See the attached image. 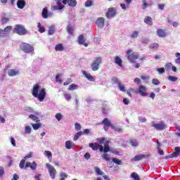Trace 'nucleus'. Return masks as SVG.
Returning a JSON list of instances; mask_svg holds the SVG:
<instances>
[{
    "mask_svg": "<svg viewBox=\"0 0 180 180\" xmlns=\"http://www.w3.org/2000/svg\"><path fill=\"white\" fill-rule=\"evenodd\" d=\"M39 89H40V85H34L32 95L33 96H34V98H37L39 102H43L44 101V98H46V89H41L39 91Z\"/></svg>",
    "mask_w": 180,
    "mask_h": 180,
    "instance_id": "f257e3e1",
    "label": "nucleus"
},
{
    "mask_svg": "<svg viewBox=\"0 0 180 180\" xmlns=\"http://www.w3.org/2000/svg\"><path fill=\"white\" fill-rule=\"evenodd\" d=\"M26 162V160L25 159H22L19 165L20 168H21V169H22V168H31V169L32 170H35L36 168H37V163L36 162H33L32 163L30 162H27L25 166V164Z\"/></svg>",
    "mask_w": 180,
    "mask_h": 180,
    "instance_id": "f03ea898",
    "label": "nucleus"
},
{
    "mask_svg": "<svg viewBox=\"0 0 180 180\" xmlns=\"http://www.w3.org/2000/svg\"><path fill=\"white\" fill-rule=\"evenodd\" d=\"M13 32L20 36H23L27 34V30H26L25 27L20 25H16L13 29Z\"/></svg>",
    "mask_w": 180,
    "mask_h": 180,
    "instance_id": "7ed1b4c3",
    "label": "nucleus"
},
{
    "mask_svg": "<svg viewBox=\"0 0 180 180\" xmlns=\"http://www.w3.org/2000/svg\"><path fill=\"white\" fill-rule=\"evenodd\" d=\"M127 56L128 60L131 63H134L135 60H137L139 58V53L136 52H133V50L129 49L127 52Z\"/></svg>",
    "mask_w": 180,
    "mask_h": 180,
    "instance_id": "20e7f679",
    "label": "nucleus"
},
{
    "mask_svg": "<svg viewBox=\"0 0 180 180\" xmlns=\"http://www.w3.org/2000/svg\"><path fill=\"white\" fill-rule=\"evenodd\" d=\"M46 167L49 172L51 179H56V175H57V170H56V168H54L53 165H50L49 163L46 164Z\"/></svg>",
    "mask_w": 180,
    "mask_h": 180,
    "instance_id": "39448f33",
    "label": "nucleus"
},
{
    "mask_svg": "<svg viewBox=\"0 0 180 180\" xmlns=\"http://www.w3.org/2000/svg\"><path fill=\"white\" fill-rule=\"evenodd\" d=\"M20 49H21L25 53H32V51H34V48H33L30 44L26 43L22 44Z\"/></svg>",
    "mask_w": 180,
    "mask_h": 180,
    "instance_id": "423d86ee",
    "label": "nucleus"
},
{
    "mask_svg": "<svg viewBox=\"0 0 180 180\" xmlns=\"http://www.w3.org/2000/svg\"><path fill=\"white\" fill-rule=\"evenodd\" d=\"M101 63H102V58L101 57H98L94 60L91 65L93 71H98V70H99Z\"/></svg>",
    "mask_w": 180,
    "mask_h": 180,
    "instance_id": "0eeeda50",
    "label": "nucleus"
},
{
    "mask_svg": "<svg viewBox=\"0 0 180 180\" xmlns=\"http://www.w3.org/2000/svg\"><path fill=\"white\" fill-rule=\"evenodd\" d=\"M152 127H154L156 130H164V129L167 128V124L164 122H152Z\"/></svg>",
    "mask_w": 180,
    "mask_h": 180,
    "instance_id": "6e6552de",
    "label": "nucleus"
},
{
    "mask_svg": "<svg viewBox=\"0 0 180 180\" xmlns=\"http://www.w3.org/2000/svg\"><path fill=\"white\" fill-rule=\"evenodd\" d=\"M89 146L91 148H92V150H98V148H99L101 153H102V151H103V146L99 145L96 143H90L89 144Z\"/></svg>",
    "mask_w": 180,
    "mask_h": 180,
    "instance_id": "1a4fd4ad",
    "label": "nucleus"
},
{
    "mask_svg": "<svg viewBox=\"0 0 180 180\" xmlns=\"http://www.w3.org/2000/svg\"><path fill=\"white\" fill-rule=\"evenodd\" d=\"M102 124H104V130H105V131H108L109 127H112V126L113 125L110 122V120H109V119L108 118H104Z\"/></svg>",
    "mask_w": 180,
    "mask_h": 180,
    "instance_id": "9d476101",
    "label": "nucleus"
},
{
    "mask_svg": "<svg viewBox=\"0 0 180 180\" xmlns=\"http://www.w3.org/2000/svg\"><path fill=\"white\" fill-rule=\"evenodd\" d=\"M56 2L58 6H59V10L64 9V5H67V0H56Z\"/></svg>",
    "mask_w": 180,
    "mask_h": 180,
    "instance_id": "9b49d317",
    "label": "nucleus"
},
{
    "mask_svg": "<svg viewBox=\"0 0 180 180\" xmlns=\"http://www.w3.org/2000/svg\"><path fill=\"white\" fill-rule=\"evenodd\" d=\"M96 25H97L98 27H103L105 26V18H98L96 22Z\"/></svg>",
    "mask_w": 180,
    "mask_h": 180,
    "instance_id": "f8f14e48",
    "label": "nucleus"
},
{
    "mask_svg": "<svg viewBox=\"0 0 180 180\" xmlns=\"http://www.w3.org/2000/svg\"><path fill=\"white\" fill-rule=\"evenodd\" d=\"M147 90L146 89V86L141 85L139 90V94L141 95V96H147Z\"/></svg>",
    "mask_w": 180,
    "mask_h": 180,
    "instance_id": "ddd939ff",
    "label": "nucleus"
},
{
    "mask_svg": "<svg viewBox=\"0 0 180 180\" xmlns=\"http://www.w3.org/2000/svg\"><path fill=\"white\" fill-rule=\"evenodd\" d=\"M116 15V10L112 8L108 9V12L106 13L107 18H113Z\"/></svg>",
    "mask_w": 180,
    "mask_h": 180,
    "instance_id": "4468645a",
    "label": "nucleus"
},
{
    "mask_svg": "<svg viewBox=\"0 0 180 180\" xmlns=\"http://www.w3.org/2000/svg\"><path fill=\"white\" fill-rule=\"evenodd\" d=\"M83 75L89 81H91V82H95V77H94L91 74L86 72V71H83Z\"/></svg>",
    "mask_w": 180,
    "mask_h": 180,
    "instance_id": "2eb2a0df",
    "label": "nucleus"
},
{
    "mask_svg": "<svg viewBox=\"0 0 180 180\" xmlns=\"http://www.w3.org/2000/svg\"><path fill=\"white\" fill-rule=\"evenodd\" d=\"M52 13H49V10L47 8H44L42 11V17L44 19H47L49 16H51Z\"/></svg>",
    "mask_w": 180,
    "mask_h": 180,
    "instance_id": "dca6fc26",
    "label": "nucleus"
},
{
    "mask_svg": "<svg viewBox=\"0 0 180 180\" xmlns=\"http://www.w3.org/2000/svg\"><path fill=\"white\" fill-rule=\"evenodd\" d=\"M157 34L159 37H165L167 36L165 30L162 29H158L157 30Z\"/></svg>",
    "mask_w": 180,
    "mask_h": 180,
    "instance_id": "f3484780",
    "label": "nucleus"
},
{
    "mask_svg": "<svg viewBox=\"0 0 180 180\" xmlns=\"http://www.w3.org/2000/svg\"><path fill=\"white\" fill-rule=\"evenodd\" d=\"M26 6V2L24 0H18L17 2V6L19 9H23Z\"/></svg>",
    "mask_w": 180,
    "mask_h": 180,
    "instance_id": "a211bd4d",
    "label": "nucleus"
},
{
    "mask_svg": "<svg viewBox=\"0 0 180 180\" xmlns=\"http://www.w3.org/2000/svg\"><path fill=\"white\" fill-rule=\"evenodd\" d=\"M73 147H75V144L71 141H67L65 142V148L71 150Z\"/></svg>",
    "mask_w": 180,
    "mask_h": 180,
    "instance_id": "6ab92c4d",
    "label": "nucleus"
},
{
    "mask_svg": "<svg viewBox=\"0 0 180 180\" xmlns=\"http://www.w3.org/2000/svg\"><path fill=\"white\" fill-rule=\"evenodd\" d=\"M143 158H146V155H138L135 157H134L131 161H141V160H143Z\"/></svg>",
    "mask_w": 180,
    "mask_h": 180,
    "instance_id": "aec40b11",
    "label": "nucleus"
},
{
    "mask_svg": "<svg viewBox=\"0 0 180 180\" xmlns=\"http://www.w3.org/2000/svg\"><path fill=\"white\" fill-rule=\"evenodd\" d=\"M19 74V70H15L13 69L9 70L8 71V75L9 77H14V75H18Z\"/></svg>",
    "mask_w": 180,
    "mask_h": 180,
    "instance_id": "412c9836",
    "label": "nucleus"
},
{
    "mask_svg": "<svg viewBox=\"0 0 180 180\" xmlns=\"http://www.w3.org/2000/svg\"><path fill=\"white\" fill-rule=\"evenodd\" d=\"M144 22H145V23H146V25H149L150 26H153V18H151V17L146 16L144 19Z\"/></svg>",
    "mask_w": 180,
    "mask_h": 180,
    "instance_id": "4be33fe9",
    "label": "nucleus"
},
{
    "mask_svg": "<svg viewBox=\"0 0 180 180\" xmlns=\"http://www.w3.org/2000/svg\"><path fill=\"white\" fill-rule=\"evenodd\" d=\"M110 150V148L109 147V141H105L104 143V148H103V151L104 153H108Z\"/></svg>",
    "mask_w": 180,
    "mask_h": 180,
    "instance_id": "5701e85b",
    "label": "nucleus"
},
{
    "mask_svg": "<svg viewBox=\"0 0 180 180\" xmlns=\"http://www.w3.org/2000/svg\"><path fill=\"white\" fill-rule=\"evenodd\" d=\"M55 50L56 51H63L64 50V46L63 44H58L56 46Z\"/></svg>",
    "mask_w": 180,
    "mask_h": 180,
    "instance_id": "b1692460",
    "label": "nucleus"
},
{
    "mask_svg": "<svg viewBox=\"0 0 180 180\" xmlns=\"http://www.w3.org/2000/svg\"><path fill=\"white\" fill-rule=\"evenodd\" d=\"M86 41L85 38L84 37V34H81L78 37V43L79 44H84V42Z\"/></svg>",
    "mask_w": 180,
    "mask_h": 180,
    "instance_id": "393cba45",
    "label": "nucleus"
},
{
    "mask_svg": "<svg viewBox=\"0 0 180 180\" xmlns=\"http://www.w3.org/2000/svg\"><path fill=\"white\" fill-rule=\"evenodd\" d=\"M94 170L97 175H105V173H103V172H102V170H101V169L98 167H95Z\"/></svg>",
    "mask_w": 180,
    "mask_h": 180,
    "instance_id": "a878e982",
    "label": "nucleus"
},
{
    "mask_svg": "<svg viewBox=\"0 0 180 180\" xmlns=\"http://www.w3.org/2000/svg\"><path fill=\"white\" fill-rule=\"evenodd\" d=\"M67 4H68L69 6H75L77 5V0H67Z\"/></svg>",
    "mask_w": 180,
    "mask_h": 180,
    "instance_id": "bb28decb",
    "label": "nucleus"
},
{
    "mask_svg": "<svg viewBox=\"0 0 180 180\" xmlns=\"http://www.w3.org/2000/svg\"><path fill=\"white\" fill-rule=\"evenodd\" d=\"M115 63L117 64L119 67H122V59L119 56L115 58Z\"/></svg>",
    "mask_w": 180,
    "mask_h": 180,
    "instance_id": "cd10ccee",
    "label": "nucleus"
},
{
    "mask_svg": "<svg viewBox=\"0 0 180 180\" xmlns=\"http://www.w3.org/2000/svg\"><path fill=\"white\" fill-rule=\"evenodd\" d=\"M118 88L120 91H122V92H126V88L124 87V84H122V82H118Z\"/></svg>",
    "mask_w": 180,
    "mask_h": 180,
    "instance_id": "c85d7f7f",
    "label": "nucleus"
},
{
    "mask_svg": "<svg viewBox=\"0 0 180 180\" xmlns=\"http://www.w3.org/2000/svg\"><path fill=\"white\" fill-rule=\"evenodd\" d=\"M69 91H74L75 89H78V85L75 84H70L68 87Z\"/></svg>",
    "mask_w": 180,
    "mask_h": 180,
    "instance_id": "c756f323",
    "label": "nucleus"
},
{
    "mask_svg": "<svg viewBox=\"0 0 180 180\" xmlns=\"http://www.w3.org/2000/svg\"><path fill=\"white\" fill-rule=\"evenodd\" d=\"M130 144H131L133 147H137V146H139V142H138L137 140H136V139H131V140H130Z\"/></svg>",
    "mask_w": 180,
    "mask_h": 180,
    "instance_id": "7c9ffc66",
    "label": "nucleus"
},
{
    "mask_svg": "<svg viewBox=\"0 0 180 180\" xmlns=\"http://www.w3.org/2000/svg\"><path fill=\"white\" fill-rule=\"evenodd\" d=\"M38 28L40 33H44V32H46V29L44 28V27L41 26V24H40V22L38 23Z\"/></svg>",
    "mask_w": 180,
    "mask_h": 180,
    "instance_id": "2f4dec72",
    "label": "nucleus"
},
{
    "mask_svg": "<svg viewBox=\"0 0 180 180\" xmlns=\"http://www.w3.org/2000/svg\"><path fill=\"white\" fill-rule=\"evenodd\" d=\"M131 178H133L134 180H140V177L139 176V174L136 172H132L131 174Z\"/></svg>",
    "mask_w": 180,
    "mask_h": 180,
    "instance_id": "473e14b6",
    "label": "nucleus"
},
{
    "mask_svg": "<svg viewBox=\"0 0 180 180\" xmlns=\"http://www.w3.org/2000/svg\"><path fill=\"white\" fill-rule=\"evenodd\" d=\"M32 126L34 130H38V129H40V127H41V124L40 123L32 124Z\"/></svg>",
    "mask_w": 180,
    "mask_h": 180,
    "instance_id": "72a5a7b5",
    "label": "nucleus"
},
{
    "mask_svg": "<svg viewBox=\"0 0 180 180\" xmlns=\"http://www.w3.org/2000/svg\"><path fill=\"white\" fill-rule=\"evenodd\" d=\"M111 129H112L115 131H118V132H120L123 130V129H122V128H120L117 126H115V125H111Z\"/></svg>",
    "mask_w": 180,
    "mask_h": 180,
    "instance_id": "f704fd0d",
    "label": "nucleus"
},
{
    "mask_svg": "<svg viewBox=\"0 0 180 180\" xmlns=\"http://www.w3.org/2000/svg\"><path fill=\"white\" fill-rule=\"evenodd\" d=\"M44 155L48 157V158L50 160V158H53V154L49 150H45Z\"/></svg>",
    "mask_w": 180,
    "mask_h": 180,
    "instance_id": "c9c22d12",
    "label": "nucleus"
},
{
    "mask_svg": "<svg viewBox=\"0 0 180 180\" xmlns=\"http://www.w3.org/2000/svg\"><path fill=\"white\" fill-rule=\"evenodd\" d=\"M67 30L69 34H72V32L74 31V29H72V26L71 25H68Z\"/></svg>",
    "mask_w": 180,
    "mask_h": 180,
    "instance_id": "e433bc0d",
    "label": "nucleus"
},
{
    "mask_svg": "<svg viewBox=\"0 0 180 180\" xmlns=\"http://www.w3.org/2000/svg\"><path fill=\"white\" fill-rule=\"evenodd\" d=\"M29 117L33 120L34 122H39V117L34 115H30Z\"/></svg>",
    "mask_w": 180,
    "mask_h": 180,
    "instance_id": "4c0bfd02",
    "label": "nucleus"
},
{
    "mask_svg": "<svg viewBox=\"0 0 180 180\" xmlns=\"http://www.w3.org/2000/svg\"><path fill=\"white\" fill-rule=\"evenodd\" d=\"M103 160H105V161H110V155L105 153L103 155Z\"/></svg>",
    "mask_w": 180,
    "mask_h": 180,
    "instance_id": "58836bf2",
    "label": "nucleus"
},
{
    "mask_svg": "<svg viewBox=\"0 0 180 180\" xmlns=\"http://www.w3.org/2000/svg\"><path fill=\"white\" fill-rule=\"evenodd\" d=\"M112 162H114L115 164H117V165H122V160L117 158H112Z\"/></svg>",
    "mask_w": 180,
    "mask_h": 180,
    "instance_id": "ea45409f",
    "label": "nucleus"
},
{
    "mask_svg": "<svg viewBox=\"0 0 180 180\" xmlns=\"http://www.w3.org/2000/svg\"><path fill=\"white\" fill-rule=\"evenodd\" d=\"M168 80L172 81V82H175L178 81V77L174 76H169Z\"/></svg>",
    "mask_w": 180,
    "mask_h": 180,
    "instance_id": "a19ab883",
    "label": "nucleus"
},
{
    "mask_svg": "<svg viewBox=\"0 0 180 180\" xmlns=\"http://www.w3.org/2000/svg\"><path fill=\"white\" fill-rule=\"evenodd\" d=\"M63 95L66 101H71V94L68 93H64Z\"/></svg>",
    "mask_w": 180,
    "mask_h": 180,
    "instance_id": "79ce46f5",
    "label": "nucleus"
},
{
    "mask_svg": "<svg viewBox=\"0 0 180 180\" xmlns=\"http://www.w3.org/2000/svg\"><path fill=\"white\" fill-rule=\"evenodd\" d=\"M139 36V32L138 31H134L132 34H131V37L132 39H136V37H138Z\"/></svg>",
    "mask_w": 180,
    "mask_h": 180,
    "instance_id": "37998d69",
    "label": "nucleus"
},
{
    "mask_svg": "<svg viewBox=\"0 0 180 180\" xmlns=\"http://www.w3.org/2000/svg\"><path fill=\"white\" fill-rule=\"evenodd\" d=\"M60 77H61V75H57L56 77V82H58V84H63V80L60 79Z\"/></svg>",
    "mask_w": 180,
    "mask_h": 180,
    "instance_id": "c03bdc74",
    "label": "nucleus"
},
{
    "mask_svg": "<svg viewBox=\"0 0 180 180\" xmlns=\"http://www.w3.org/2000/svg\"><path fill=\"white\" fill-rule=\"evenodd\" d=\"M160 47V45L158 44H152L150 45V49H153V50H157Z\"/></svg>",
    "mask_w": 180,
    "mask_h": 180,
    "instance_id": "a18cd8bd",
    "label": "nucleus"
},
{
    "mask_svg": "<svg viewBox=\"0 0 180 180\" xmlns=\"http://www.w3.org/2000/svg\"><path fill=\"white\" fill-rule=\"evenodd\" d=\"M158 153H159L160 155H164V150L160 149V144L159 142H158Z\"/></svg>",
    "mask_w": 180,
    "mask_h": 180,
    "instance_id": "49530a36",
    "label": "nucleus"
},
{
    "mask_svg": "<svg viewBox=\"0 0 180 180\" xmlns=\"http://www.w3.org/2000/svg\"><path fill=\"white\" fill-rule=\"evenodd\" d=\"M56 119L60 122V120L63 119V115H61V113H57L56 115Z\"/></svg>",
    "mask_w": 180,
    "mask_h": 180,
    "instance_id": "de8ad7c7",
    "label": "nucleus"
},
{
    "mask_svg": "<svg viewBox=\"0 0 180 180\" xmlns=\"http://www.w3.org/2000/svg\"><path fill=\"white\" fill-rule=\"evenodd\" d=\"M12 30V26H7L4 28L5 33H9Z\"/></svg>",
    "mask_w": 180,
    "mask_h": 180,
    "instance_id": "09e8293b",
    "label": "nucleus"
},
{
    "mask_svg": "<svg viewBox=\"0 0 180 180\" xmlns=\"http://www.w3.org/2000/svg\"><path fill=\"white\" fill-rule=\"evenodd\" d=\"M152 84H153V85H160V80L158 79H153L152 80Z\"/></svg>",
    "mask_w": 180,
    "mask_h": 180,
    "instance_id": "8fccbe9b",
    "label": "nucleus"
},
{
    "mask_svg": "<svg viewBox=\"0 0 180 180\" xmlns=\"http://www.w3.org/2000/svg\"><path fill=\"white\" fill-rule=\"evenodd\" d=\"M112 81L114 84H119V82H120V81H119V79H117V77H112Z\"/></svg>",
    "mask_w": 180,
    "mask_h": 180,
    "instance_id": "3c124183",
    "label": "nucleus"
},
{
    "mask_svg": "<svg viewBox=\"0 0 180 180\" xmlns=\"http://www.w3.org/2000/svg\"><path fill=\"white\" fill-rule=\"evenodd\" d=\"M11 143L13 147H16V141L15 140V138L11 137Z\"/></svg>",
    "mask_w": 180,
    "mask_h": 180,
    "instance_id": "603ef678",
    "label": "nucleus"
},
{
    "mask_svg": "<svg viewBox=\"0 0 180 180\" xmlns=\"http://www.w3.org/2000/svg\"><path fill=\"white\" fill-rule=\"evenodd\" d=\"M71 82H72V79H71V78H69L67 79V81L63 83V85H65V86L70 85V84H71Z\"/></svg>",
    "mask_w": 180,
    "mask_h": 180,
    "instance_id": "864d4df0",
    "label": "nucleus"
},
{
    "mask_svg": "<svg viewBox=\"0 0 180 180\" xmlns=\"http://www.w3.org/2000/svg\"><path fill=\"white\" fill-rule=\"evenodd\" d=\"M30 131H32V128L29 126L25 127V133L30 134Z\"/></svg>",
    "mask_w": 180,
    "mask_h": 180,
    "instance_id": "5fc2aeb1",
    "label": "nucleus"
},
{
    "mask_svg": "<svg viewBox=\"0 0 180 180\" xmlns=\"http://www.w3.org/2000/svg\"><path fill=\"white\" fill-rule=\"evenodd\" d=\"M171 67H172V63H171L166 64V65L165 66V70H171Z\"/></svg>",
    "mask_w": 180,
    "mask_h": 180,
    "instance_id": "6e6d98bb",
    "label": "nucleus"
},
{
    "mask_svg": "<svg viewBox=\"0 0 180 180\" xmlns=\"http://www.w3.org/2000/svg\"><path fill=\"white\" fill-rule=\"evenodd\" d=\"M157 71H158V72H160V74H162V73L165 72V69L164 68H158Z\"/></svg>",
    "mask_w": 180,
    "mask_h": 180,
    "instance_id": "4d7b16f0",
    "label": "nucleus"
},
{
    "mask_svg": "<svg viewBox=\"0 0 180 180\" xmlns=\"http://www.w3.org/2000/svg\"><path fill=\"white\" fill-rule=\"evenodd\" d=\"M92 5V1L91 0H87L85 2V6H91Z\"/></svg>",
    "mask_w": 180,
    "mask_h": 180,
    "instance_id": "13d9d810",
    "label": "nucleus"
},
{
    "mask_svg": "<svg viewBox=\"0 0 180 180\" xmlns=\"http://www.w3.org/2000/svg\"><path fill=\"white\" fill-rule=\"evenodd\" d=\"M98 141L99 142V144H103V143H105V138H101V139H97Z\"/></svg>",
    "mask_w": 180,
    "mask_h": 180,
    "instance_id": "bf43d9fd",
    "label": "nucleus"
},
{
    "mask_svg": "<svg viewBox=\"0 0 180 180\" xmlns=\"http://www.w3.org/2000/svg\"><path fill=\"white\" fill-rule=\"evenodd\" d=\"M2 23L5 24V23H8V22H9V18H3L1 20Z\"/></svg>",
    "mask_w": 180,
    "mask_h": 180,
    "instance_id": "052dcab7",
    "label": "nucleus"
},
{
    "mask_svg": "<svg viewBox=\"0 0 180 180\" xmlns=\"http://www.w3.org/2000/svg\"><path fill=\"white\" fill-rule=\"evenodd\" d=\"M49 34H54V27H50L49 30Z\"/></svg>",
    "mask_w": 180,
    "mask_h": 180,
    "instance_id": "680f3d73",
    "label": "nucleus"
},
{
    "mask_svg": "<svg viewBox=\"0 0 180 180\" xmlns=\"http://www.w3.org/2000/svg\"><path fill=\"white\" fill-rule=\"evenodd\" d=\"M75 126L76 130H81V124H79V123H75Z\"/></svg>",
    "mask_w": 180,
    "mask_h": 180,
    "instance_id": "e2e57ef3",
    "label": "nucleus"
},
{
    "mask_svg": "<svg viewBox=\"0 0 180 180\" xmlns=\"http://www.w3.org/2000/svg\"><path fill=\"white\" fill-rule=\"evenodd\" d=\"M178 155H179V152L176 151V152L172 153L171 158H173L174 157H178Z\"/></svg>",
    "mask_w": 180,
    "mask_h": 180,
    "instance_id": "0e129e2a",
    "label": "nucleus"
},
{
    "mask_svg": "<svg viewBox=\"0 0 180 180\" xmlns=\"http://www.w3.org/2000/svg\"><path fill=\"white\" fill-rule=\"evenodd\" d=\"M143 9H146V8H147V6H148V4H147V2L146 1V0H143Z\"/></svg>",
    "mask_w": 180,
    "mask_h": 180,
    "instance_id": "69168bd1",
    "label": "nucleus"
},
{
    "mask_svg": "<svg viewBox=\"0 0 180 180\" xmlns=\"http://www.w3.org/2000/svg\"><path fill=\"white\" fill-rule=\"evenodd\" d=\"M123 103H124V105H129V101L127 98H124Z\"/></svg>",
    "mask_w": 180,
    "mask_h": 180,
    "instance_id": "338daca9",
    "label": "nucleus"
},
{
    "mask_svg": "<svg viewBox=\"0 0 180 180\" xmlns=\"http://www.w3.org/2000/svg\"><path fill=\"white\" fill-rule=\"evenodd\" d=\"M18 179H19V176H18V174H15L13 175L12 180H18Z\"/></svg>",
    "mask_w": 180,
    "mask_h": 180,
    "instance_id": "774afa93",
    "label": "nucleus"
}]
</instances>
